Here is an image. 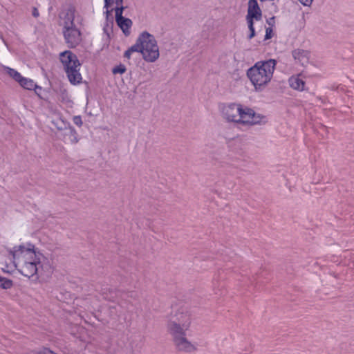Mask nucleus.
<instances>
[{
    "label": "nucleus",
    "mask_w": 354,
    "mask_h": 354,
    "mask_svg": "<svg viewBox=\"0 0 354 354\" xmlns=\"http://www.w3.org/2000/svg\"><path fill=\"white\" fill-rule=\"evenodd\" d=\"M10 254L13 263L10 265L2 263L1 270L5 273H12L17 269L22 275L30 278L42 276L52 269L50 260L32 244L15 245L10 250Z\"/></svg>",
    "instance_id": "obj_1"
},
{
    "label": "nucleus",
    "mask_w": 354,
    "mask_h": 354,
    "mask_svg": "<svg viewBox=\"0 0 354 354\" xmlns=\"http://www.w3.org/2000/svg\"><path fill=\"white\" fill-rule=\"evenodd\" d=\"M219 111L225 120L237 125L252 127L267 122L265 115L240 103L221 104Z\"/></svg>",
    "instance_id": "obj_2"
},
{
    "label": "nucleus",
    "mask_w": 354,
    "mask_h": 354,
    "mask_svg": "<svg viewBox=\"0 0 354 354\" xmlns=\"http://www.w3.org/2000/svg\"><path fill=\"white\" fill-rule=\"evenodd\" d=\"M82 21L80 14L73 8L66 10L62 17L63 34L69 47H75L81 40L80 26Z\"/></svg>",
    "instance_id": "obj_3"
},
{
    "label": "nucleus",
    "mask_w": 354,
    "mask_h": 354,
    "mask_svg": "<svg viewBox=\"0 0 354 354\" xmlns=\"http://www.w3.org/2000/svg\"><path fill=\"white\" fill-rule=\"evenodd\" d=\"M276 66L274 59L258 62L250 68L247 75L257 91H262L271 81Z\"/></svg>",
    "instance_id": "obj_4"
},
{
    "label": "nucleus",
    "mask_w": 354,
    "mask_h": 354,
    "mask_svg": "<svg viewBox=\"0 0 354 354\" xmlns=\"http://www.w3.org/2000/svg\"><path fill=\"white\" fill-rule=\"evenodd\" d=\"M138 53L147 62H156L160 56L159 47L155 37L147 31L142 32L136 39Z\"/></svg>",
    "instance_id": "obj_5"
},
{
    "label": "nucleus",
    "mask_w": 354,
    "mask_h": 354,
    "mask_svg": "<svg viewBox=\"0 0 354 354\" xmlns=\"http://www.w3.org/2000/svg\"><path fill=\"white\" fill-rule=\"evenodd\" d=\"M59 59L69 82L73 85L81 83L82 80L80 73L81 64L77 56L71 51L66 50L60 53Z\"/></svg>",
    "instance_id": "obj_6"
},
{
    "label": "nucleus",
    "mask_w": 354,
    "mask_h": 354,
    "mask_svg": "<svg viewBox=\"0 0 354 354\" xmlns=\"http://www.w3.org/2000/svg\"><path fill=\"white\" fill-rule=\"evenodd\" d=\"M191 315L183 308L174 311L171 318L167 321V330L168 332L188 331L191 326Z\"/></svg>",
    "instance_id": "obj_7"
},
{
    "label": "nucleus",
    "mask_w": 354,
    "mask_h": 354,
    "mask_svg": "<svg viewBox=\"0 0 354 354\" xmlns=\"http://www.w3.org/2000/svg\"><path fill=\"white\" fill-rule=\"evenodd\" d=\"M187 331L168 332L176 348L180 351L191 353L196 350V345L186 337Z\"/></svg>",
    "instance_id": "obj_8"
},
{
    "label": "nucleus",
    "mask_w": 354,
    "mask_h": 354,
    "mask_svg": "<svg viewBox=\"0 0 354 354\" xmlns=\"http://www.w3.org/2000/svg\"><path fill=\"white\" fill-rule=\"evenodd\" d=\"M4 72L24 89L33 90V88L36 87V83L32 80L22 76L18 71L13 68L5 67Z\"/></svg>",
    "instance_id": "obj_9"
},
{
    "label": "nucleus",
    "mask_w": 354,
    "mask_h": 354,
    "mask_svg": "<svg viewBox=\"0 0 354 354\" xmlns=\"http://www.w3.org/2000/svg\"><path fill=\"white\" fill-rule=\"evenodd\" d=\"M262 13L257 0H249L248 14L246 17L247 22H254L261 19Z\"/></svg>",
    "instance_id": "obj_10"
},
{
    "label": "nucleus",
    "mask_w": 354,
    "mask_h": 354,
    "mask_svg": "<svg viewBox=\"0 0 354 354\" xmlns=\"http://www.w3.org/2000/svg\"><path fill=\"white\" fill-rule=\"evenodd\" d=\"M52 123L58 130H68L71 133V140L72 142H77V133L76 131L73 128L71 124L65 121L62 118L59 117V115H56V118L52 120Z\"/></svg>",
    "instance_id": "obj_11"
},
{
    "label": "nucleus",
    "mask_w": 354,
    "mask_h": 354,
    "mask_svg": "<svg viewBox=\"0 0 354 354\" xmlns=\"http://www.w3.org/2000/svg\"><path fill=\"white\" fill-rule=\"evenodd\" d=\"M124 8H118L115 12V21L118 26L120 28L122 31L125 35L130 34V29L132 26V21L128 18H125L122 16V11Z\"/></svg>",
    "instance_id": "obj_12"
},
{
    "label": "nucleus",
    "mask_w": 354,
    "mask_h": 354,
    "mask_svg": "<svg viewBox=\"0 0 354 354\" xmlns=\"http://www.w3.org/2000/svg\"><path fill=\"white\" fill-rule=\"evenodd\" d=\"M305 77L301 75L291 76L288 80L289 86L294 90L303 91L306 88Z\"/></svg>",
    "instance_id": "obj_13"
},
{
    "label": "nucleus",
    "mask_w": 354,
    "mask_h": 354,
    "mask_svg": "<svg viewBox=\"0 0 354 354\" xmlns=\"http://www.w3.org/2000/svg\"><path fill=\"white\" fill-rule=\"evenodd\" d=\"M104 8H106V13L108 15L110 12L115 10L118 8H123L122 0H104Z\"/></svg>",
    "instance_id": "obj_14"
},
{
    "label": "nucleus",
    "mask_w": 354,
    "mask_h": 354,
    "mask_svg": "<svg viewBox=\"0 0 354 354\" xmlns=\"http://www.w3.org/2000/svg\"><path fill=\"white\" fill-rule=\"evenodd\" d=\"M293 57L301 65H306L309 60V53L304 50H295L293 52Z\"/></svg>",
    "instance_id": "obj_15"
},
{
    "label": "nucleus",
    "mask_w": 354,
    "mask_h": 354,
    "mask_svg": "<svg viewBox=\"0 0 354 354\" xmlns=\"http://www.w3.org/2000/svg\"><path fill=\"white\" fill-rule=\"evenodd\" d=\"M13 282L12 280L0 276V288L3 289H10L12 287Z\"/></svg>",
    "instance_id": "obj_16"
},
{
    "label": "nucleus",
    "mask_w": 354,
    "mask_h": 354,
    "mask_svg": "<svg viewBox=\"0 0 354 354\" xmlns=\"http://www.w3.org/2000/svg\"><path fill=\"white\" fill-rule=\"evenodd\" d=\"M127 71V68L124 64H120L114 66L112 69V73L115 75H122Z\"/></svg>",
    "instance_id": "obj_17"
},
{
    "label": "nucleus",
    "mask_w": 354,
    "mask_h": 354,
    "mask_svg": "<svg viewBox=\"0 0 354 354\" xmlns=\"http://www.w3.org/2000/svg\"><path fill=\"white\" fill-rule=\"evenodd\" d=\"M134 52L138 53V48L137 46V43L136 42L134 45H133L131 47H130L128 50H127L124 54V57L127 59H130L131 57V55Z\"/></svg>",
    "instance_id": "obj_18"
},
{
    "label": "nucleus",
    "mask_w": 354,
    "mask_h": 354,
    "mask_svg": "<svg viewBox=\"0 0 354 354\" xmlns=\"http://www.w3.org/2000/svg\"><path fill=\"white\" fill-rule=\"evenodd\" d=\"M248 28H249L250 31V34L248 37H249V39H252L255 35V31H254V23L253 22H248Z\"/></svg>",
    "instance_id": "obj_19"
},
{
    "label": "nucleus",
    "mask_w": 354,
    "mask_h": 354,
    "mask_svg": "<svg viewBox=\"0 0 354 354\" xmlns=\"http://www.w3.org/2000/svg\"><path fill=\"white\" fill-rule=\"evenodd\" d=\"M73 121L75 124H76L78 127H81L82 125V120L80 115L74 116L73 118Z\"/></svg>",
    "instance_id": "obj_20"
},
{
    "label": "nucleus",
    "mask_w": 354,
    "mask_h": 354,
    "mask_svg": "<svg viewBox=\"0 0 354 354\" xmlns=\"http://www.w3.org/2000/svg\"><path fill=\"white\" fill-rule=\"evenodd\" d=\"M304 6L309 7L312 5L314 0H298Z\"/></svg>",
    "instance_id": "obj_21"
},
{
    "label": "nucleus",
    "mask_w": 354,
    "mask_h": 354,
    "mask_svg": "<svg viewBox=\"0 0 354 354\" xmlns=\"http://www.w3.org/2000/svg\"><path fill=\"white\" fill-rule=\"evenodd\" d=\"M272 30L270 28H267L266 30L265 39H269L272 37Z\"/></svg>",
    "instance_id": "obj_22"
},
{
    "label": "nucleus",
    "mask_w": 354,
    "mask_h": 354,
    "mask_svg": "<svg viewBox=\"0 0 354 354\" xmlns=\"http://www.w3.org/2000/svg\"><path fill=\"white\" fill-rule=\"evenodd\" d=\"M33 90H35V93L40 97H41V91H42V88L41 87L37 86L36 84V87L33 88Z\"/></svg>",
    "instance_id": "obj_23"
},
{
    "label": "nucleus",
    "mask_w": 354,
    "mask_h": 354,
    "mask_svg": "<svg viewBox=\"0 0 354 354\" xmlns=\"http://www.w3.org/2000/svg\"><path fill=\"white\" fill-rule=\"evenodd\" d=\"M33 16L37 17L39 16V12L37 10L35 9L32 13Z\"/></svg>",
    "instance_id": "obj_24"
}]
</instances>
